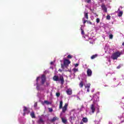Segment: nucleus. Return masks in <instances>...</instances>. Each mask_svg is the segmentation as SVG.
Returning <instances> with one entry per match:
<instances>
[{
	"label": "nucleus",
	"instance_id": "obj_1",
	"mask_svg": "<svg viewBox=\"0 0 124 124\" xmlns=\"http://www.w3.org/2000/svg\"><path fill=\"white\" fill-rule=\"evenodd\" d=\"M121 55H122V52L116 51L112 54L111 59L113 60H118V58L121 57Z\"/></svg>",
	"mask_w": 124,
	"mask_h": 124
},
{
	"label": "nucleus",
	"instance_id": "obj_2",
	"mask_svg": "<svg viewBox=\"0 0 124 124\" xmlns=\"http://www.w3.org/2000/svg\"><path fill=\"white\" fill-rule=\"evenodd\" d=\"M70 63H71V62H70L68 59L64 60L63 64L65 67H68Z\"/></svg>",
	"mask_w": 124,
	"mask_h": 124
},
{
	"label": "nucleus",
	"instance_id": "obj_3",
	"mask_svg": "<svg viewBox=\"0 0 124 124\" xmlns=\"http://www.w3.org/2000/svg\"><path fill=\"white\" fill-rule=\"evenodd\" d=\"M46 81V76H45V75H42L41 77V83L42 85H44V83Z\"/></svg>",
	"mask_w": 124,
	"mask_h": 124
},
{
	"label": "nucleus",
	"instance_id": "obj_4",
	"mask_svg": "<svg viewBox=\"0 0 124 124\" xmlns=\"http://www.w3.org/2000/svg\"><path fill=\"white\" fill-rule=\"evenodd\" d=\"M67 106H68V104H65L64 106L62 108V112L65 113L66 111L67 110Z\"/></svg>",
	"mask_w": 124,
	"mask_h": 124
},
{
	"label": "nucleus",
	"instance_id": "obj_5",
	"mask_svg": "<svg viewBox=\"0 0 124 124\" xmlns=\"http://www.w3.org/2000/svg\"><path fill=\"white\" fill-rule=\"evenodd\" d=\"M87 76L91 77L93 75V71L91 69H88L87 71Z\"/></svg>",
	"mask_w": 124,
	"mask_h": 124
},
{
	"label": "nucleus",
	"instance_id": "obj_6",
	"mask_svg": "<svg viewBox=\"0 0 124 124\" xmlns=\"http://www.w3.org/2000/svg\"><path fill=\"white\" fill-rule=\"evenodd\" d=\"M101 6L102 9V10H103L104 12L107 13V8L106 7V6H105V4H102Z\"/></svg>",
	"mask_w": 124,
	"mask_h": 124
},
{
	"label": "nucleus",
	"instance_id": "obj_7",
	"mask_svg": "<svg viewBox=\"0 0 124 124\" xmlns=\"http://www.w3.org/2000/svg\"><path fill=\"white\" fill-rule=\"evenodd\" d=\"M66 92L67 94L68 95H71L72 94V90L71 88L68 89Z\"/></svg>",
	"mask_w": 124,
	"mask_h": 124
},
{
	"label": "nucleus",
	"instance_id": "obj_8",
	"mask_svg": "<svg viewBox=\"0 0 124 124\" xmlns=\"http://www.w3.org/2000/svg\"><path fill=\"white\" fill-rule=\"evenodd\" d=\"M60 80L61 82L62 85H63V83H64V78H63V76H60Z\"/></svg>",
	"mask_w": 124,
	"mask_h": 124
},
{
	"label": "nucleus",
	"instance_id": "obj_9",
	"mask_svg": "<svg viewBox=\"0 0 124 124\" xmlns=\"http://www.w3.org/2000/svg\"><path fill=\"white\" fill-rule=\"evenodd\" d=\"M91 109L92 110L93 114V113H94V111H95V108H94V105H91Z\"/></svg>",
	"mask_w": 124,
	"mask_h": 124
},
{
	"label": "nucleus",
	"instance_id": "obj_10",
	"mask_svg": "<svg viewBox=\"0 0 124 124\" xmlns=\"http://www.w3.org/2000/svg\"><path fill=\"white\" fill-rule=\"evenodd\" d=\"M91 87V84L90 83H88L87 84L86 86H85V89H87V92L90 93V88Z\"/></svg>",
	"mask_w": 124,
	"mask_h": 124
},
{
	"label": "nucleus",
	"instance_id": "obj_11",
	"mask_svg": "<svg viewBox=\"0 0 124 124\" xmlns=\"http://www.w3.org/2000/svg\"><path fill=\"white\" fill-rule=\"evenodd\" d=\"M53 81H56V82L60 81V79H59V77H58V76H54L53 77Z\"/></svg>",
	"mask_w": 124,
	"mask_h": 124
},
{
	"label": "nucleus",
	"instance_id": "obj_12",
	"mask_svg": "<svg viewBox=\"0 0 124 124\" xmlns=\"http://www.w3.org/2000/svg\"><path fill=\"white\" fill-rule=\"evenodd\" d=\"M30 116L32 119H35V114H34V112H31L30 114Z\"/></svg>",
	"mask_w": 124,
	"mask_h": 124
},
{
	"label": "nucleus",
	"instance_id": "obj_13",
	"mask_svg": "<svg viewBox=\"0 0 124 124\" xmlns=\"http://www.w3.org/2000/svg\"><path fill=\"white\" fill-rule=\"evenodd\" d=\"M38 124H41L44 123V120L42 119V118L40 117V119L37 121Z\"/></svg>",
	"mask_w": 124,
	"mask_h": 124
},
{
	"label": "nucleus",
	"instance_id": "obj_14",
	"mask_svg": "<svg viewBox=\"0 0 124 124\" xmlns=\"http://www.w3.org/2000/svg\"><path fill=\"white\" fill-rule=\"evenodd\" d=\"M57 120H59V118L57 117H54L53 118V119L51 120V122L54 123V122H56V121H57Z\"/></svg>",
	"mask_w": 124,
	"mask_h": 124
},
{
	"label": "nucleus",
	"instance_id": "obj_15",
	"mask_svg": "<svg viewBox=\"0 0 124 124\" xmlns=\"http://www.w3.org/2000/svg\"><path fill=\"white\" fill-rule=\"evenodd\" d=\"M123 13H124V12H123V11H120L118 14V16L119 17H122V16H123Z\"/></svg>",
	"mask_w": 124,
	"mask_h": 124
},
{
	"label": "nucleus",
	"instance_id": "obj_16",
	"mask_svg": "<svg viewBox=\"0 0 124 124\" xmlns=\"http://www.w3.org/2000/svg\"><path fill=\"white\" fill-rule=\"evenodd\" d=\"M62 122L63 123V124H66V123H67V120H66V119L65 118H62Z\"/></svg>",
	"mask_w": 124,
	"mask_h": 124
},
{
	"label": "nucleus",
	"instance_id": "obj_17",
	"mask_svg": "<svg viewBox=\"0 0 124 124\" xmlns=\"http://www.w3.org/2000/svg\"><path fill=\"white\" fill-rule=\"evenodd\" d=\"M26 111H28V108L27 107H24L23 109L24 113L23 115L25 116L26 115Z\"/></svg>",
	"mask_w": 124,
	"mask_h": 124
},
{
	"label": "nucleus",
	"instance_id": "obj_18",
	"mask_svg": "<svg viewBox=\"0 0 124 124\" xmlns=\"http://www.w3.org/2000/svg\"><path fill=\"white\" fill-rule=\"evenodd\" d=\"M79 86L80 87V88H83V87H84V82L82 81H80L79 84Z\"/></svg>",
	"mask_w": 124,
	"mask_h": 124
},
{
	"label": "nucleus",
	"instance_id": "obj_19",
	"mask_svg": "<svg viewBox=\"0 0 124 124\" xmlns=\"http://www.w3.org/2000/svg\"><path fill=\"white\" fill-rule=\"evenodd\" d=\"M44 103H45L47 105H49L52 104V103L51 102H49V101H48L47 100H45L44 101Z\"/></svg>",
	"mask_w": 124,
	"mask_h": 124
},
{
	"label": "nucleus",
	"instance_id": "obj_20",
	"mask_svg": "<svg viewBox=\"0 0 124 124\" xmlns=\"http://www.w3.org/2000/svg\"><path fill=\"white\" fill-rule=\"evenodd\" d=\"M82 121L83 122V123H88V118L86 117H83L82 119Z\"/></svg>",
	"mask_w": 124,
	"mask_h": 124
},
{
	"label": "nucleus",
	"instance_id": "obj_21",
	"mask_svg": "<svg viewBox=\"0 0 124 124\" xmlns=\"http://www.w3.org/2000/svg\"><path fill=\"white\" fill-rule=\"evenodd\" d=\"M84 18H86L87 20L89 19V16H88V13L84 12Z\"/></svg>",
	"mask_w": 124,
	"mask_h": 124
},
{
	"label": "nucleus",
	"instance_id": "obj_22",
	"mask_svg": "<svg viewBox=\"0 0 124 124\" xmlns=\"http://www.w3.org/2000/svg\"><path fill=\"white\" fill-rule=\"evenodd\" d=\"M97 56V54L92 55L91 57V60H93L94 59H95V58H96Z\"/></svg>",
	"mask_w": 124,
	"mask_h": 124
},
{
	"label": "nucleus",
	"instance_id": "obj_23",
	"mask_svg": "<svg viewBox=\"0 0 124 124\" xmlns=\"http://www.w3.org/2000/svg\"><path fill=\"white\" fill-rule=\"evenodd\" d=\"M62 101H60L59 105V109H62Z\"/></svg>",
	"mask_w": 124,
	"mask_h": 124
},
{
	"label": "nucleus",
	"instance_id": "obj_24",
	"mask_svg": "<svg viewBox=\"0 0 124 124\" xmlns=\"http://www.w3.org/2000/svg\"><path fill=\"white\" fill-rule=\"evenodd\" d=\"M106 19L107 20H110L111 19V16L110 15L107 16Z\"/></svg>",
	"mask_w": 124,
	"mask_h": 124
},
{
	"label": "nucleus",
	"instance_id": "obj_25",
	"mask_svg": "<svg viewBox=\"0 0 124 124\" xmlns=\"http://www.w3.org/2000/svg\"><path fill=\"white\" fill-rule=\"evenodd\" d=\"M73 71H74V73H76V72H77L78 71V69L74 68L73 69Z\"/></svg>",
	"mask_w": 124,
	"mask_h": 124
},
{
	"label": "nucleus",
	"instance_id": "obj_26",
	"mask_svg": "<svg viewBox=\"0 0 124 124\" xmlns=\"http://www.w3.org/2000/svg\"><path fill=\"white\" fill-rule=\"evenodd\" d=\"M82 21L84 25H85L86 23H87V20H85V17L83 18Z\"/></svg>",
	"mask_w": 124,
	"mask_h": 124
},
{
	"label": "nucleus",
	"instance_id": "obj_27",
	"mask_svg": "<svg viewBox=\"0 0 124 124\" xmlns=\"http://www.w3.org/2000/svg\"><path fill=\"white\" fill-rule=\"evenodd\" d=\"M80 30L81 31V34L82 35H84V34H85V32H84V30L82 29V28H80Z\"/></svg>",
	"mask_w": 124,
	"mask_h": 124
},
{
	"label": "nucleus",
	"instance_id": "obj_28",
	"mask_svg": "<svg viewBox=\"0 0 124 124\" xmlns=\"http://www.w3.org/2000/svg\"><path fill=\"white\" fill-rule=\"evenodd\" d=\"M87 24H89V25H93V23L91 21L87 20Z\"/></svg>",
	"mask_w": 124,
	"mask_h": 124
},
{
	"label": "nucleus",
	"instance_id": "obj_29",
	"mask_svg": "<svg viewBox=\"0 0 124 124\" xmlns=\"http://www.w3.org/2000/svg\"><path fill=\"white\" fill-rule=\"evenodd\" d=\"M56 96H57V97H59V96H60V95H61V93H56Z\"/></svg>",
	"mask_w": 124,
	"mask_h": 124
},
{
	"label": "nucleus",
	"instance_id": "obj_30",
	"mask_svg": "<svg viewBox=\"0 0 124 124\" xmlns=\"http://www.w3.org/2000/svg\"><path fill=\"white\" fill-rule=\"evenodd\" d=\"M96 23H97V24H98V23H99V22H100V19H99V18H96Z\"/></svg>",
	"mask_w": 124,
	"mask_h": 124
},
{
	"label": "nucleus",
	"instance_id": "obj_31",
	"mask_svg": "<svg viewBox=\"0 0 124 124\" xmlns=\"http://www.w3.org/2000/svg\"><path fill=\"white\" fill-rule=\"evenodd\" d=\"M48 110H49V112H53V108H49Z\"/></svg>",
	"mask_w": 124,
	"mask_h": 124
},
{
	"label": "nucleus",
	"instance_id": "obj_32",
	"mask_svg": "<svg viewBox=\"0 0 124 124\" xmlns=\"http://www.w3.org/2000/svg\"><path fill=\"white\" fill-rule=\"evenodd\" d=\"M68 59H71L72 58V56L70 55H68L67 57Z\"/></svg>",
	"mask_w": 124,
	"mask_h": 124
},
{
	"label": "nucleus",
	"instance_id": "obj_33",
	"mask_svg": "<svg viewBox=\"0 0 124 124\" xmlns=\"http://www.w3.org/2000/svg\"><path fill=\"white\" fill-rule=\"evenodd\" d=\"M64 64H61V67L62 69H64Z\"/></svg>",
	"mask_w": 124,
	"mask_h": 124
},
{
	"label": "nucleus",
	"instance_id": "obj_34",
	"mask_svg": "<svg viewBox=\"0 0 124 124\" xmlns=\"http://www.w3.org/2000/svg\"><path fill=\"white\" fill-rule=\"evenodd\" d=\"M109 39H113V34H110L109 35Z\"/></svg>",
	"mask_w": 124,
	"mask_h": 124
},
{
	"label": "nucleus",
	"instance_id": "obj_35",
	"mask_svg": "<svg viewBox=\"0 0 124 124\" xmlns=\"http://www.w3.org/2000/svg\"><path fill=\"white\" fill-rule=\"evenodd\" d=\"M86 1L87 2V3H90L92 1V0H86Z\"/></svg>",
	"mask_w": 124,
	"mask_h": 124
},
{
	"label": "nucleus",
	"instance_id": "obj_36",
	"mask_svg": "<svg viewBox=\"0 0 124 124\" xmlns=\"http://www.w3.org/2000/svg\"><path fill=\"white\" fill-rule=\"evenodd\" d=\"M46 85L47 87H49L50 86V82H46Z\"/></svg>",
	"mask_w": 124,
	"mask_h": 124
},
{
	"label": "nucleus",
	"instance_id": "obj_37",
	"mask_svg": "<svg viewBox=\"0 0 124 124\" xmlns=\"http://www.w3.org/2000/svg\"><path fill=\"white\" fill-rule=\"evenodd\" d=\"M34 107L36 108L37 107V103H35L34 104Z\"/></svg>",
	"mask_w": 124,
	"mask_h": 124
},
{
	"label": "nucleus",
	"instance_id": "obj_38",
	"mask_svg": "<svg viewBox=\"0 0 124 124\" xmlns=\"http://www.w3.org/2000/svg\"><path fill=\"white\" fill-rule=\"evenodd\" d=\"M39 78H40V77H37V78H36L37 84L38 83V80H39Z\"/></svg>",
	"mask_w": 124,
	"mask_h": 124
},
{
	"label": "nucleus",
	"instance_id": "obj_39",
	"mask_svg": "<svg viewBox=\"0 0 124 124\" xmlns=\"http://www.w3.org/2000/svg\"><path fill=\"white\" fill-rule=\"evenodd\" d=\"M78 65H79V64L76 63V64H75V67H77V66H78Z\"/></svg>",
	"mask_w": 124,
	"mask_h": 124
},
{
	"label": "nucleus",
	"instance_id": "obj_40",
	"mask_svg": "<svg viewBox=\"0 0 124 124\" xmlns=\"http://www.w3.org/2000/svg\"><path fill=\"white\" fill-rule=\"evenodd\" d=\"M121 67V65H119L117 67V69H120V68Z\"/></svg>",
	"mask_w": 124,
	"mask_h": 124
},
{
	"label": "nucleus",
	"instance_id": "obj_41",
	"mask_svg": "<svg viewBox=\"0 0 124 124\" xmlns=\"http://www.w3.org/2000/svg\"><path fill=\"white\" fill-rule=\"evenodd\" d=\"M59 71H60V72H62V70L59 69Z\"/></svg>",
	"mask_w": 124,
	"mask_h": 124
},
{
	"label": "nucleus",
	"instance_id": "obj_42",
	"mask_svg": "<svg viewBox=\"0 0 124 124\" xmlns=\"http://www.w3.org/2000/svg\"><path fill=\"white\" fill-rule=\"evenodd\" d=\"M50 64L51 65L54 64V62H50Z\"/></svg>",
	"mask_w": 124,
	"mask_h": 124
},
{
	"label": "nucleus",
	"instance_id": "obj_43",
	"mask_svg": "<svg viewBox=\"0 0 124 124\" xmlns=\"http://www.w3.org/2000/svg\"><path fill=\"white\" fill-rule=\"evenodd\" d=\"M70 119H71V120H72V119H73V117L71 116V117H70Z\"/></svg>",
	"mask_w": 124,
	"mask_h": 124
},
{
	"label": "nucleus",
	"instance_id": "obj_44",
	"mask_svg": "<svg viewBox=\"0 0 124 124\" xmlns=\"http://www.w3.org/2000/svg\"><path fill=\"white\" fill-rule=\"evenodd\" d=\"M80 124H84V123L82 122H81Z\"/></svg>",
	"mask_w": 124,
	"mask_h": 124
},
{
	"label": "nucleus",
	"instance_id": "obj_45",
	"mask_svg": "<svg viewBox=\"0 0 124 124\" xmlns=\"http://www.w3.org/2000/svg\"><path fill=\"white\" fill-rule=\"evenodd\" d=\"M122 45L123 46H124V42L123 43Z\"/></svg>",
	"mask_w": 124,
	"mask_h": 124
},
{
	"label": "nucleus",
	"instance_id": "obj_46",
	"mask_svg": "<svg viewBox=\"0 0 124 124\" xmlns=\"http://www.w3.org/2000/svg\"><path fill=\"white\" fill-rule=\"evenodd\" d=\"M118 11H120V8L118 9Z\"/></svg>",
	"mask_w": 124,
	"mask_h": 124
},
{
	"label": "nucleus",
	"instance_id": "obj_47",
	"mask_svg": "<svg viewBox=\"0 0 124 124\" xmlns=\"http://www.w3.org/2000/svg\"><path fill=\"white\" fill-rule=\"evenodd\" d=\"M98 111H99V108H98Z\"/></svg>",
	"mask_w": 124,
	"mask_h": 124
},
{
	"label": "nucleus",
	"instance_id": "obj_48",
	"mask_svg": "<svg viewBox=\"0 0 124 124\" xmlns=\"http://www.w3.org/2000/svg\"><path fill=\"white\" fill-rule=\"evenodd\" d=\"M105 1H106L107 0H105Z\"/></svg>",
	"mask_w": 124,
	"mask_h": 124
}]
</instances>
